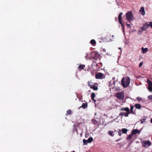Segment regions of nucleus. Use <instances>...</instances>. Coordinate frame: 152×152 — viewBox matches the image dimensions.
Returning a JSON list of instances; mask_svg holds the SVG:
<instances>
[{
    "instance_id": "22",
    "label": "nucleus",
    "mask_w": 152,
    "mask_h": 152,
    "mask_svg": "<svg viewBox=\"0 0 152 152\" xmlns=\"http://www.w3.org/2000/svg\"><path fill=\"white\" fill-rule=\"evenodd\" d=\"M100 57V54L96 51V59H98Z\"/></svg>"
},
{
    "instance_id": "33",
    "label": "nucleus",
    "mask_w": 152,
    "mask_h": 152,
    "mask_svg": "<svg viewBox=\"0 0 152 152\" xmlns=\"http://www.w3.org/2000/svg\"><path fill=\"white\" fill-rule=\"evenodd\" d=\"M121 130L120 129L118 132V134L119 136H121Z\"/></svg>"
},
{
    "instance_id": "48",
    "label": "nucleus",
    "mask_w": 152,
    "mask_h": 152,
    "mask_svg": "<svg viewBox=\"0 0 152 152\" xmlns=\"http://www.w3.org/2000/svg\"><path fill=\"white\" fill-rule=\"evenodd\" d=\"M95 84H96V85H97V83H96Z\"/></svg>"
},
{
    "instance_id": "23",
    "label": "nucleus",
    "mask_w": 152,
    "mask_h": 152,
    "mask_svg": "<svg viewBox=\"0 0 152 152\" xmlns=\"http://www.w3.org/2000/svg\"><path fill=\"white\" fill-rule=\"evenodd\" d=\"M72 113V111L70 110H69L66 111V115H71Z\"/></svg>"
},
{
    "instance_id": "52",
    "label": "nucleus",
    "mask_w": 152,
    "mask_h": 152,
    "mask_svg": "<svg viewBox=\"0 0 152 152\" xmlns=\"http://www.w3.org/2000/svg\"><path fill=\"white\" fill-rule=\"evenodd\" d=\"M121 48H119V49H120Z\"/></svg>"
},
{
    "instance_id": "13",
    "label": "nucleus",
    "mask_w": 152,
    "mask_h": 152,
    "mask_svg": "<svg viewBox=\"0 0 152 152\" xmlns=\"http://www.w3.org/2000/svg\"><path fill=\"white\" fill-rule=\"evenodd\" d=\"M134 108V107L133 106L131 105L130 110V113H131L132 114H135L136 113V112L134 111L133 110Z\"/></svg>"
},
{
    "instance_id": "45",
    "label": "nucleus",
    "mask_w": 152,
    "mask_h": 152,
    "mask_svg": "<svg viewBox=\"0 0 152 152\" xmlns=\"http://www.w3.org/2000/svg\"><path fill=\"white\" fill-rule=\"evenodd\" d=\"M119 140H116V142H118V141H119Z\"/></svg>"
},
{
    "instance_id": "47",
    "label": "nucleus",
    "mask_w": 152,
    "mask_h": 152,
    "mask_svg": "<svg viewBox=\"0 0 152 152\" xmlns=\"http://www.w3.org/2000/svg\"><path fill=\"white\" fill-rule=\"evenodd\" d=\"M115 19H116V20H117V18H115Z\"/></svg>"
},
{
    "instance_id": "31",
    "label": "nucleus",
    "mask_w": 152,
    "mask_h": 152,
    "mask_svg": "<svg viewBox=\"0 0 152 152\" xmlns=\"http://www.w3.org/2000/svg\"><path fill=\"white\" fill-rule=\"evenodd\" d=\"M141 123L142 124H143V123H144L146 121V119H141Z\"/></svg>"
},
{
    "instance_id": "11",
    "label": "nucleus",
    "mask_w": 152,
    "mask_h": 152,
    "mask_svg": "<svg viewBox=\"0 0 152 152\" xmlns=\"http://www.w3.org/2000/svg\"><path fill=\"white\" fill-rule=\"evenodd\" d=\"M149 26V24L146 23L144 24L143 25L142 27L143 28H144V30H146V29H147Z\"/></svg>"
},
{
    "instance_id": "40",
    "label": "nucleus",
    "mask_w": 152,
    "mask_h": 152,
    "mask_svg": "<svg viewBox=\"0 0 152 152\" xmlns=\"http://www.w3.org/2000/svg\"><path fill=\"white\" fill-rule=\"evenodd\" d=\"M92 121H93V123L95 124V120L94 119H93L92 120Z\"/></svg>"
},
{
    "instance_id": "30",
    "label": "nucleus",
    "mask_w": 152,
    "mask_h": 152,
    "mask_svg": "<svg viewBox=\"0 0 152 152\" xmlns=\"http://www.w3.org/2000/svg\"><path fill=\"white\" fill-rule=\"evenodd\" d=\"M91 43L92 45L95 44V40L94 39H92L91 41Z\"/></svg>"
},
{
    "instance_id": "42",
    "label": "nucleus",
    "mask_w": 152,
    "mask_h": 152,
    "mask_svg": "<svg viewBox=\"0 0 152 152\" xmlns=\"http://www.w3.org/2000/svg\"><path fill=\"white\" fill-rule=\"evenodd\" d=\"M98 89V88L97 86H96V91H97Z\"/></svg>"
},
{
    "instance_id": "25",
    "label": "nucleus",
    "mask_w": 152,
    "mask_h": 152,
    "mask_svg": "<svg viewBox=\"0 0 152 152\" xmlns=\"http://www.w3.org/2000/svg\"><path fill=\"white\" fill-rule=\"evenodd\" d=\"M85 65H80L79 66V68L81 69H84V68L85 67Z\"/></svg>"
},
{
    "instance_id": "43",
    "label": "nucleus",
    "mask_w": 152,
    "mask_h": 152,
    "mask_svg": "<svg viewBox=\"0 0 152 152\" xmlns=\"http://www.w3.org/2000/svg\"><path fill=\"white\" fill-rule=\"evenodd\" d=\"M111 85V82H109V86H110Z\"/></svg>"
},
{
    "instance_id": "27",
    "label": "nucleus",
    "mask_w": 152,
    "mask_h": 152,
    "mask_svg": "<svg viewBox=\"0 0 152 152\" xmlns=\"http://www.w3.org/2000/svg\"><path fill=\"white\" fill-rule=\"evenodd\" d=\"M93 140V139L92 137H90L88 140V143H91Z\"/></svg>"
},
{
    "instance_id": "46",
    "label": "nucleus",
    "mask_w": 152,
    "mask_h": 152,
    "mask_svg": "<svg viewBox=\"0 0 152 152\" xmlns=\"http://www.w3.org/2000/svg\"><path fill=\"white\" fill-rule=\"evenodd\" d=\"M92 74L93 75H94V74L93 73V72H92Z\"/></svg>"
},
{
    "instance_id": "50",
    "label": "nucleus",
    "mask_w": 152,
    "mask_h": 152,
    "mask_svg": "<svg viewBox=\"0 0 152 152\" xmlns=\"http://www.w3.org/2000/svg\"><path fill=\"white\" fill-rule=\"evenodd\" d=\"M73 152H75V151H73Z\"/></svg>"
},
{
    "instance_id": "5",
    "label": "nucleus",
    "mask_w": 152,
    "mask_h": 152,
    "mask_svg": "<svg viewBox=\"0 0 152 152\" xmlns=\"http://www.w3.org/2000/svg\"><path fill=\"white\" fill-rule=\"evenodd\" d=\"M105 77V76L103 74L99 72L96 74V78L97 79H102Z\"/></svg>"
},
{
    "instance_id": "7",
    "label": "nucleus",
    "mask_w": 152,
    "mask_h": 152,
    "mask_svg": "<svg viewBox=\"0 0 152 152\" xmlns=\"http://www.w3.org/2000/svg\"><path fill=\"white\" fill-rule=\"evenodd\" d=\"M102 66V64L101 63H99L97 64L96 65V69L98 71H100L102 69L101 68V67Z\"/></svg>"
},
{
    "instance_id": "36",
    "label": "nucleus",
    "mask_w": 152,
    "mask_h": 152,
    "mask_svg": "<svg viewBox=\"0 0 152 152\" xmlns=\"http://www.w3.org/2000/svg\"><path fill=\"white\" fill-rule=\"evenodd\" d=\"M126 25L128 27L130 28L131 27L130 24H129L126 23Z\"/></svg>"
},
{
    "instance_id": "29",
    "label": "nucleus",
    "mask_w": 152,
    "mask_h": 152,
    "mask_svg": "<svg viewBox=\"0 0 152 152\" xmlns=\"http://www.w3.org/2000/svg\"><path fill=\"white\" fill-rule=\"evenodd\" d=\"M148 89L150 91H152V86H148Z\"/></svg>"
},
{
    "instance_id": "17",
    "label": "nucleus",
    "mask_w": 152,
    "mask_h": 152,
    "mask_svg": "<svg viewBox=\"0 0 152 152\" xmlns=\"http://www.w3.org/2000/svg\"><path fill=\"white\" fill-rule=\"evenodd\" d=\"M142 52L143 53H146L148 50V48H142Z\"/></svg>"
},
{
    "instance_id": "4",
    "label": "nucleus",
    "mask_w": 152,
    "mask_h": 152,
    "mask_svg": "<svg viewBox=\"0 0 152 152\" xmlns=\"http://www.w3.org/2000/svg\"><path fill=\"white\" fill-rule=\"evenodd\" d=\"M141 143L142 146L146 148L148 147L151 144V142L147 140H144Z\"/></svg>"
},
{
    "instance_id": "44",
    "label": "nucleus",
    "mask_w": 152,
    "mask_h": 152,
    "mask_svg": "<svg viewBox=\"0 0 152 152\" xmlns=\"http://www.w3.org/2000/svg\"><path fill=\"white\" fill-rule=\"evenodd\" d=\"M151 123H152V118L151 120Z\"/></svg>"
},
{
    "instance_id": "37",
    "label": "nucleus",
    "mask_w": 152,
    "mask_h": 152,
    "mask_svg": "<svg viewBox=\"0 0 152 152\" xmlns=\"http://www.w3.org/2000/svg\"><path fill=\"white\" fill-rule=\"evenodd\" d=\"M142 64H143L142 62H140V64H139V67H141L142 66Z\"/></svg>"
},
{
    "instance_id": "6",
    "label": "nucleus",
    "mask_w": 152,
    "mask_h": 152,
    "mask_svg": "<svg viewBox=\"0 0 152 152\" xmlns=\"http://www.w3.org/2000/svg\"><path fill=\"white\" fill-rule=\"evenodd\" d=\"M116 96L119 99H123L124 98V94L123 93H118L116 94Z\"/></svg>"
},
{
    "instance_id": "10",
    "label": "nucleus",
    "mask_w": 152,
    "mask_h": 152,
    "mask_svg": "<svg viewBox=\"0 0 152 152\" xmlns=\"http://www.w3.org/2000/svg\"><path fill=\"white\" fill-rule=\"evenodd\" d=\"M140 132L139 130L137 129H134L133 130L132 132V134L133 135L135 134H137V133H140Z\"/></svg>"
},
{
    "instance_id": "19",
    "label": "nucleus",
    "mask_w": 152,
    "mask_h": 152,
    "mask_svg": "<svg viewBox=\"0 0 152 152\" xmlns=\"http://www.w3.org/2000/svg\"><path fill=\"white\" fill-rule=\"evenodd\" d=\"M122 132V133L124 134H126L128 131V129L125 128H123L121 130Z\"/></svg>"
},
{
    "instance_id": "35",
    "label": "nucleus",
    "mask_w": 152,
    "mask_h": 152,
    "mask_svg": "<svg viewBox=\"0 0 152 152\" xmlns=\"http://www.w3.org/2000/svg\"><path fill=\"white\" fill-rule=\"evenodd\" d=\"M149 26H150L152 28V22H150L149 23Z\"/></svg>"
},
{
    "instance_id": "15",
    "label": "nucleus",
    "mask_w": 152,
    "mask_h": 152,
    "mask_svg": "<svg viewBox=\"0 0 152 152\" xmlns=\"http://www.w3.org/2000/svg\"><path fill=\"white\" fill-rule=\"evenodd\" d=\"M89 58L91 60H92V61L93 62V63L92 65L94 64V63L95 60V55H94L93 56H90L89 57Z\"/></svg>"
},
{
    "instance_id": "8",
    "label": "nucleus",
    "mask_w": 152,
    "mask_h": 152,
    "mask_svg": "<svg viewBox=\"0 0 152 152\" xmlns=\"http://www.w3.org/2000/svg\"><path fill=\"white\" fill-rule=\"evenodd\" d=\"M88 86L90 87L91 88L93 89L94 90H95V85H93L92 82L90 81H88Z\"/></svg>"
},
{
    "instance_id": "20",
    "label": "nucleus",
    "mask_w": 152,
    "mask_h": 152,
    "mask_svg": "<svg viewBox=\"0 0 152 152\" xmlns=\"http://www.w3.org/2000/svg\"><path fill=\"white\" fill-rule=\"evenodd\" d=\"M113 131H109L108 132V134L110 135L111 136H113L114 135V134H113Z\"/></svg>"
},
{
    "instance_id": "28",
    "label": "nucleus",
    "mask_w": 152,
    "mask_h": 152,
    "mask_svg": "<svg viewBox=\"0 0 152 152\" xmlns=\"http://www.w3.org/2000/svg\"><path fill=\"white\" fill-rule=\"evenodd\" d=\"M83 142L84 144L85 145H87L88 143V140H86L84 139L83 140Z\"/></svg>"
},
{
    "instance_id": "39",
    "label": "nucleus",
    "mask_w": 152,
    "mask_h": 152,
    "mask_svg": "<svg viewBox=\"0 0 152 152\" xmlns=\"http://www.w3.org/2000/svg\"><path fill=\"white\" fill-rule=\"evenodd\" d=\"M106 38L107 39V38H108V39H110V36H107L106 37Z\"/></svg>"
},
{
    "instance_id": "14",
    "label": "nucleus",
    "mask_w": 152,
    "mask_h": 152,
    "mask_svg": "<svg viewBox=\"0 0 152 152\" xmlns=\"http://www.w3.org/2000/svg\"><path fill=\"white\" fill-rule=\"evenodd\" d=\"M122 15L123 13L122 12H120L119 14L118 17V21L119 22L122 21Z\"/></svg>"
},
{
    "instance_id": "21",
    "label": "nucleus",
    "mask_w": 152,
    "mask_h": 152,
    "mask_svg": "<svg viewBox=\"0 0 152 152\" xmlns=\"http://www.w3.org/2000/svg\"><path fill=\"white\" fill-rule=\"evenodd\" d=\"M87 104L86 103H83L82 105V106L81 107L84 108L85 109V108L87 107Z\"/></svg>"
},
{
    "instance_id": "41",
    "label": "nucleus",
    "mask_w": 152,
    "mask_h": 152,
    "mask_svg": "<svg viewBox=\"0 0 152 152\" xmlns=\"http://www.w3.org/2000/svg\"><path fill=\"white\" fill-rule=\"evenodd\" d=\"M103 51L105 53H106V50L105 49H103Z\"/></svg>"
},
{
    "instance_id": "18",
    "label": "nucleus",
    "mask_w": 152,
    "mask_h": 152,
    "mask_svg": "<svg viewBox=\"0 0 152 152\" xmlns=\"http://www.w3.org/2000/svg\"><path fill=\"white\" fill-rule=\"evenodd\" d=\"M95 97V93H92L91 94V99L92 100H93L94 102H95V100L94 99V98Z\"/></svg>"
},
{
    "instance_id": "2",
    "label": "nucleus",
    "mask_w": 152,
    "mask_h": 152,
    "mask_svg": "<svg viewBox=\"0 0 152 152\" xmlns=\"http://www.w3.org/2000/svg\"><path fill=\"white\" fill-rule=\"evenodd\" d=\"M120 110L121 111H126V112L120 113L119 114V116H124L125 117H127L129 116V115L130 114V110L128 107L122 108Z\"/></svg>"
},
{
    "instance_id": "32",
    "label": "nucleus",
    "mask_w": 152,
    "mask_h": 152,
    "mask_svg": "<svg viewBox=\"0 0 152 152\" xmlns=\"http://www.w3.org/2000/svg\"><path fill=\"white\" fill-rule=\"evenodd\" d=\"M148 98L149 100H152V95H150L148 96Z\"/></svg>"
},
{
    "instance_id": "24",
    "label": "nucleus",
    "mask_w": 152,
    "mask_h": 152,
    "mask_svg": "<svg viewBox=\"0 0 152 152\" xmlns=\"http://www.w3.org/2000/svg\"><path fill=\"white\" fill-rule=\"evenodd\" d=\"M147 82L148 86H152V82L150 80H148Z\"/></svg>"
},
{
    "instance_id": "3",
    "label": "nucleus",
    "mask_w": 152,
    "mask_h": 152,
    "mask_svg": "<svg viewBox=\"0 0 152 152\" xmlns=\"http://www.w3.org/2000/svg\"><path fill=\"white\" fill-rule=\"evenodd\" d=\"M126 17L127 20L129 22L132 21L133 18V16L131 11L127 12L126 14Z\"/></svg>"
},
{
    "instance_id": "34",
    "label": "nucleus",
    "mask_w": 152,
    "mask_h": 152,
    "mask_svg": "<svg viewBox=\"0 0 152 152\" xmlns=\"http://www.w3.org/2000/svg\"><path fill=\"white\" fill-rule=\"evenodd\" d=\"M121 24V26L122 27L124 28V24H123V23L122 22V21H121L120 22H119Z\"/></svg>"
},
{
    "instance_id": "12",
    "label": "nucleus",
    "mask_w": 152,
    "mask_h": 152,
    "mask_svg": "<svg viewBox=\"0 0 152 152\" xmlns=\"http://www.w3.org/2000/svg\"><path fill=\"white\" fill-rule=\"evenodd\" d=\"M145 31L144 30V28H143L142 27H141L140 28L138 31V33L139 35H140L142 33V32L143 31Z\"/></svg>"
},
{
    "instance_id": "26",
    "label": "nucleus",
    "mask_w": 152,
    "mask_h": 152,
    "mask_svg": "<svg viewBox=\"0 0 152 152\" xmlns=\"http://www.w3.org/2000/svg\"><path fill=\"white\" fill-rule=\"evenodd\" d=\"M133 135L132 134L129 135L127 137V139L128 140H131L132 137Z\"/></svg>"
},
{
    "instance_id": "9",
    "label": "nucleus",
    "mask_w": 152,
    "mask_h": 152,
    "mask_svg": "<svg viewBox=\"0 0 152 152\" xmlns=\"http://www.w3.org/2000/svg\"><path fill=\"white\" fill-rule=\"evenodd\" d=\"M139 11L141 14L142 15H144L145 14V12L144 7H141Z\"/></svg>"
},
{
    "instance_id": "51",
    "label": "nucleus",
    "mask_w": 152,
    "mask_h": 152,
    "mask_svg": "<svg viewBox=\"0 0 152 152\" xmlns=\"http://www.w3.org/2000/svg\"><path fill=\"white\" fill-rule=\"evenodd\" d=\"M112 37H113V35H112Z\"/></svg>"
},
{
    "instance_id": "49",
    "label": "nucleus",
    "mask_w": 152,
    "mask_h": 152,
    "mask_svg": "<svg viewBox=\"0 0 152 152\" xmlns=\"http://www.w3.org/2000/svg\"><path fill=\"white\" fill-rule=\"evenodd\" d=\"M107 41V42L109 41V40H108Z\"/></svg>"
},
{
    "instance_id": "38",
    "label": "nucleus",
    "mask_w": 152,
    "mask_h": 152,
    "mask_svg": "<svg viewBox=\"0 0 152 152\" xmlns=\"http://www.w3.org/2000/svg\"><path fill=\"white\" fill-rule=\"evenodd\" d=\"M137 99L138 101H140L141 100V98L139 97H138L137 98Z\"/></svg>"
},
{
    "instance_id": "1",
    "label": "nucleus",
    "mask_w": 152,
    "mask_h": 152,
    "mask_svg": "<svg viewBox=\"0 0 152 152\" xmlns=\"http://www.w3.org/2000/svg\"><path fill=\"white\" fill-rule=\"evenodd\" d=\"M130 79L129 77H123L121 81L122 86L124 88L127 87L130 83Z\"/></svg>"
},
{
    "instance_id": "16",
    "label": "nucleus",
    "mask_w": 152,
    "mask_h": 152,
    "mask_svg": "<svg viewBox=\"0 0 152 152\" xmlns=\"http://www.w3.org/2000/svg\"><path fill=\"white\" fill-rule=\"evenodd\" d=\"M134 107L138 109H140L141 108V105L139 104H136L134 105Z\"/></svg>"
}]
</instances>
